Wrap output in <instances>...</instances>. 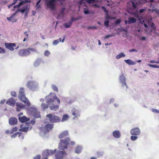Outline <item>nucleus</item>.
<instances>
[{
  "label": "nucleus",
  "instance_id": "49530a36",
  "mask_svg": "<svg viewBox=\"0 0 159 159\" xmlns=\"http://www.w3.org/2000/svg\"><path fill=\"white\" fill-rule=\"evenodd\" d=\"M121 20L120 19H117L115 22L116 24H118L120 23Z\"/></svg>",
  "mask_w": 159,
  "mask_h": 159
},
{
  "label": "nucleus",
  "instance_id": "a19ab883",
  "mask_svg": "<svg viewBox=\"0 0 159 159\" xmlns=\"http://www.w3.org/2000/svg\"><path fill=\"white\" fill-rule=\"evenodd\" d=\"M50 54V52L48 50H46L45 52L44 53V55L45 56H48V55H49Z\"/></svg>",
  "mask_w": 159,
  "mask_h": 159
},
{
  "label": "nucleus",
  "instance_id": "bb28decb",
  "mask_svg": "<svg viewBox=\"0 0 159 159\" xmlns=\"http://www.w3.org/2000/svg\"><path fill=\"white\" fill-rule=\"evenodd\" d=\"M61 42V39L59 38L57 39L54 40L53 42L52 43L54 45H56Z\"/></svg>",
  "mask_w": 159,
  "mask_h": 159
},
{
  "label": "nucleus",
  "instance_id": "a211bd4d",
  "mask_svg": "<svg viewBox=\"0 0 159 159\" xmlns=\"http://www.w3.org/2000/svg\"><path fill=\"white\" fill-rule=\"evenodd\" d=\"M113 136L116 138H119L120 136V134L118 130H115L113 132Z\"/></svg>",
  "mask_w": 159,
  "mask_h": 159
},
{
  "label": "nucleus",
  "instance_id": "e433bc0d",
  "mask_svg": "<svg viewBox=\"0 0 159 159\" xmlns=\"http://www.w3.org/2000/svg\"><path fill=\"white\" fill-rule=\"evenodd\" d=\"M65 9V8H63L62 9H61L60 11V14H61L62 16L63 15Z\"/></svg>",
  "mask_w": 159,
  "mask_h": 159
},
{
  "label": "nucleus",
  "instance_id": "c03bdc74",
  "mask_svg": "<svg viewBox=\"0 0 159 159\" xmlns=\"http://www.w3.org/2000/svg\"><path fill=\"white\" fill-rule=\"evenodd\" d=\"M84 13L85 14H87L89 13L88 9L86 8H84Z\"/></svg>",
  "mask_w": 159,
  "mask_h": 159
},
{
  "label": "nucleus",
  "instance_id": "f704fd0d",
  "mask_svg": "<svg viewBox=\"0 0 159 159\" xmlns=\"http://www.w3.org/2000/svg\"><path fill=\"white\" fill-rule=\"evenodd\" d=\"M48 105L45 103H42L41 105V107L43 110L48 108Z\"/></svg>",
  "mask_w": 159,
  "mask_h": 159
},
{
  "label": "nucleus",
  "instance_id": "4468645a",
  "mask_svg": "<svg viewBox=\"0 0 159 159\" xmlns=\"http://www.w3.org/2000/svg\"><path fill=\"white\" fill-rule=\"evenodd\" d=\"M7 104L11 105L14 106L16 103V100L13 98H11L7 100L6 102Z\"/></svg>",
  "mask_w": 159,
  "mask_h": 159
},
{
  "label": "nucleus",
  "instance_id": "8fccbe9b",
  "mask_svg": "<svg viewBox=\"0 0 159 159\" xmlns=\"http://www.w3.org/2000/svg\"><path fill=\"white\" fill-rule=\"evenodd\" d=\"M146 11L145 9H141L139 11V12L141 13H143Z\"/></svg>",
  "mask_w": 159,
  "mask_h": 159
},
{
  "label": "nucleus",
  "instance_id": "39448f33",
  "mask_svg": "<svg viewBox=\"0 0 159 159\" xmlns=\"http://www.w3.org/2000/svg\"><path fill=\"white\" fill-rule=\"evenodd\" d=\"M35 50L34 48H29L27 49H23L20 50L18 52V54L20 56H26L29 55L30 53V51H34Z\"/></svg>",
  "mask_w": 159,
  "mask_h": 159
},
{
  "label": "nucleus",
  "instance_id": "4c0bfd02",
  "mask_svg": "<svg viewBox=\"0 0 159 159\" xmlns=\"http://www.w3.org/2000/svg\"><path fill=\"white\" fill-rule=\"evenodd\" d=\"M5 52L4 49L0 47V53H4Z\"/></svg>",
  "mask_w": 159,
  "mask_h": 159
},
{
  "label": "nucleus",
  "instance_id": "c756f323",
  "mask_svg": "<svg viewBox=\"0 0 159 159\" xmlns=\"http://www.w3.org/2000/svg\"><path fill=\"white\" fill-rule=\"evenodd\" d=\"M72 24L71 21H69L68 23L65 24V27L66 28H68L71 26Z\"/></svg>",
  "mask_w": 159,
  "mask_h": 159
},
{
  "label": "nucleus",
  "instance_id": "5fc2aeb1",
  "mask_svg": "<svg viewBox=\"0 0 159 159\" xmlns=\"http://www.w3.org/2000/svg\"><path fill=\"white\" fill-rule=\"evenodd\" d=\"M145 1L146 2H152L154 1L153 0H145Z\"/></svg>",
  "mask_w": 159,
  "mask_h": 159
},
{
  "label": "nucleus",
  "instance_id": "412c9836",
  "mask_svg": "<svg viewBox=\"0 0 159 159\" xmlns=\"http://www.w3.org/2000/svg\"><path fill=\"white\" fill-rule=\"evenodd\" d=\"M20 129L19 130L21 131L26 132L28 131L29 129V127H25L24 125H22L20 126Z\"/></svg>",
  "mask_w": 159,
  "mask_h": 159
},
{
  "label": "nucleus",
  "instance_id": "864d4df0",
  "mask_svg": "<svg viewBox=\"0 0 159 159\" xmlns=\"http://www.w3.org/2000/svg\"><path fill=\"white\" fill-rule=\"evenodd\" d=\"M112 35H107L105 36V37H104V39H107V38H110V37H112Z\"/></svg>",
  "mask_w": 159,
  "mask_h": 159
},
{
  "label": "nucleus",
  "instance_id": "603ef678",
  "mask_svg": "<svg viewBox=\"0 0 159 159\" xmlns=\"http://www.w3.org/2000/svg\"><path fill=\"white\" fill-rule=\"evenodd\" d=\"M40 2V0L38 1L36 3V6L38 8H39L40 7V5H39V4Z\"/></svg>",
  "mask_w": 159,
  "mask_h": 159
},
{
  "label": "nucleus",
  "instance_id": "72a5a7b5",
  "mask_svg": "<svg viewBox=\"0 0 159 159\" xmlns=\"http://www.w3.org/2000/svg\"><path fill=\"white\" fill-rule=\"evenodd\" d=\"M17 130V128L16 127H14L10 131V134H13L14 132L16 131Z\"/></svg>",
  "mask_w": 159,
  "mask_h": 159
},
{
  "label": "nucleus",
  "instance_id": "6e6552de",
  "mask_svg": "<svg viewBox=\"0 0 159 159\" xmlns=\"http://www.w3.org/2000/svg\"><path fill=\"white\" fill-rule=\"evenodd\" d=\"M5 45L6 48L11 51L14 50V47L16 46V45L14 43H5Z\"/></svg>",
  "mask_w": 159,
  "mask_h": 159
},
{
  "label": "nucleus",
  "instance_id": "774afa93",
  "mask_svg": "<svg viewBox=\"0 0 159 159\" xmlns=\"http://www.w3.org/2000/svg\"><path fill=\"white\" fill-rule=\"evenodd\" d=\"M17 0H14L13 1V2L12 3V5H14L16 4L17 2Z\"/></svg>",
  "mask_w": 159,
  "mask_h": 159
},
{
  "label": "nucleus",
  "instance_id": "37998d69",
  "mask_svg": "<svg viewBox=\"0 0 159 159\" xmlns=\"http://www.w3.org/2000/svg\"><path fill=\"white\" fill-rule=\"evenodd\" d=\"M11 94L12 96L14 97H16V92L14 91L11 92Z\"/></svg>",
  "mask_w": 159,
  "mask_h": 159
},
{
  "label": "nucleus",
  "instance_id": "20e7f679",
  "mask_svg": "<svg viewBox=\"0 0 159 159\" xmlns=\"http://www.w3.org/2000/svg\"><path fill=\"white\" fill-rule=\"evenodd\" d=\"M46 117L48 118L49 121L51 123H58L61 121V119L59 116L51 113L47 114Z\"/></svg>",
  "mask_w": 159,
  "mask_h": 159
},
{
  "label": "nucleus",
  "instance_id": "393cba45",
  "mask_svg": "<svg viewBox=\"0 0 159 159\" xmlns=\"http://www.w3.org/2000/svg\"><path fill=\"white\" fill-rule=\"evenodd\" d=\"M81 148L80 146H78L77 147L75 150V152L77 154L80 153L81 151Z\"/></svg>",
  "mask_w": 159,
  "mask_h": 159
},
{
  "label": "nucleus",
  "instance_id": "f3484780",
  "mask_svg": "<svg viewBox=\"0 0 159 159\" xmlns=\"http://www.w3.org/2000/svg\"><path fill=\"white\" fill-rule=\"evenodd\" d=\"M68 135V132L67 131H64L61 133L59 135V139L63 138Z\"/></svg>",
  "mask_w": 159,
  "mask_h": 159
},
{
  "label": "nucleus",
  "instance_id": "cd10ccee",
  "mask_svg": "<svg viewBox=\"0 0 159 159\" xmlns=\"http://www.w3.org/2000/svg\"><path fill=\"white\" fill-rule=\"evenodd\" d=\"M18 135H19L18 137H20V136L22 135V133L21 132H17V133H15L14 134L12 135L11 136V137L12 138H15Z\"/></svg>",
  "mask_w": 159,
  "mask_h": 159
},
{
  "label": "nucleus",
  "instance_id": "09e8293b",
  "mask_svg": "<svg viewBox=\"0 0 159 159\" xmlns=\"http://www.w3.org/2000/svg\"><path fill=\"white\" fill-rule=\"evenodd\" d=\"M151 26L153 29H156V26L153 23H152L151 25Z\"/></svg>",
  "mask_w": 159,
  "mask_h": 159
},
{
  "label": "nucleus",
  "instance_id": "9d476101",
  "mask_svg": "<svg viewBox=\"0 0 159 159\" xmlns=\"http://www.w3.org/2000/svg\"><path fill=\"white\" fill-rule=\"evenodd\" d=\"M53 127V124H48L44 126V128L45 132H48L52 130Z\"/></svg>",
  "mask_w": 159,
  "mask_h": 159
},
{
  "label": "nucleus",
  "instance_id": "5701e85b",
  "mask_svg": "<svg viewBox=\"0 0 159 159\" xmlns=\"http://www.w3.org/2000/svg\"><path fill=\"white\" fill-rule=\"evenodd\" d=\"M125 62L129 65H134L136 64V62L132 61L130 59L125 60Z\"/></svg>",
  "mask_w": 159,
  "mask_h": 159
},
{
  "label": "nucleus",
  "instance_id": "a878e982",
  "mask_svg": "<svg viewBox=\"0 0 159 159\" xmlns=\"http://www.w3.org/2000/svg\"><path fill=\"white\" fill-rule=\"evenodd\" d=\"M31 1L30 0H25V1H22L21 2L19 3V4H18L19 6H20L21 5H23L27 2L30 3Z\"/></svg>",
  "mask_w": 159,
  "mask_h": 159
},
{
  "label": "nucleus",
  "instance_id": "e2e57ef3",
  "mask_svg": "<svg viewBox=\"0 0 159 159\" xmlns=\"http://www.w3.org/2000/svg\"><path fill=\"white\" fill-rule=\"evenodd\" d=\"M93 6L94 7H98V8L100 7V6L97 4H93Z\"/></svg>",
  "mask_w": 159,
  "mask_h": 159
},
{
  "label": "nucleus",
  "instance_id": "3c124183",
  "mask_svg": "<svg viewBox=\"0 0 159 159\" xmlns=\"http://www.w3.org/2000/svg\"><path fill=\"white\" fill-rule=\"evenodd\" d=\"M25 8H22V9L20 10H19V11H20V12L23 13L25 12Z\"/></svg>",
  "mask_w": 159,
  "mask_h": 159
},
{
  "label": "nucleus",
  "instance_id": "6e6d98bb",
  "mask_svg": "<svg viewBox=\"0 0 159 159\" xmlns=\"http://www.w3.org/2000/svg\"><path fill=\"white\" fill-rule=\"evenodd\" d=\"M134 51L137 52V50H135V49H131L129 50V52H134Z\"/></svg>",
  "mask_w": 159,
  "mask_h": 159
},
{
  "label": "nucleus",
  "instance_id": "ddd939ff",
  "mask_svg": "<svg viewBox=\"0 0 159 159\" xmlns=\"http://www.w3.org/2000/svg\"><path fill=\"white\" fill-rule=\"evenodd\" d=\"M9 124L11 125H16L17 123V120L14 117H11L9 120Z\"/></svg>",
  "mask_w": 159,
  "mask_h": 159
},
{
  "label": "nucleus",
  "instance_id": "4be33fe9",
  "mask_svg": "<svg viewBox=\"0 0 159 159\" xmlns=\"http://www.w3.org/2000/svg\"><path fill=\"white\" fill-rule=\"evenodd\" d=\"M136 22V20L134 17H129L128 18V23H134Z\"/></svg>",
  "mask_w": 159,
  "mask_h": 159
},
{
  "label": "nucleus",
  "instance_id": "1a4fd4ad",
  "mask_svg": "<svg viewBox=\"0 0 159 159\" xmlns=\"http://www.w3.org/2000/svg\"><path fill=\"white\" fill-rule=\"evenodd\" d=\"M130 133L132 135L137 136L140 134V130L138 128H134L130 131Z\"/></svg>",
  "mask_w": 159,
  "mask_h": 159
},
{
  "label": "nucleus",
  "instance_id": "7ed1b4c3",
  "mask_svg": "<svg viewBox=\"0 0 159 159\" xmlns=\"http://www.w3.org/2000/svg\"><path fill=\"white\" fill-rule=\"evenodd\" d=\"M18 98L20 101L25 103V106L29 107L30 106V102L25 96V90L23 88H21L20 89Z\"/></svg>",
  "mask_w": 159,
  "mask_h": 159
},
{
  "label": "nucleus",
  "instance_id": "9b49d317",
  "mask_svg": "<svg viewBox=\"0 0 159 159\" xmlns=\"http://www.w3.org/2000/svg\"><path fill=\"white\" fill-rule=\"evenodd\" d=\"M119 79L120 82L122 84V86L124 87L125 86L127 88L128 87L125 83V78L123 74H122L120 76Z\"/></svg>",
  "mask_w": 159,
  "mask_h": 159
},
{
  "label": "nucleus",
  "instance_id": "ea45409f",
  "mask_svg": "<svg viewBox=\"0 0 159 159\" xmlns=\"http://www.w3.org/2000/svg\"><path fill=\"white\" fill-rule=\"evenodd\" d=\"M109 21L108 20H106L104 22V25L107 27H108L109 26Z\"/></svg>",
  "mask_w": 159,
  "mask_h": 159
},
{
  "label": "nucleus",
  "instance_id": "680f3d73",
  "mask_svg": "<svg viewBox=\"0 0 159 159\" xmlns=\"http://www.w3.org/2000/svg\"><path fill=\"white\" fill-rule=\"evenodd\" d=\"M24 34L26 36L27 39H28V34H27V31H25L24 32Z\"/></svg>",
  "mask_w": 159,
  "mask_h": 159
},
{
  "label": "nucleus",
  "instance_id": "bf43d9fd",
  "mask_svg": "<svg viewBox=\"0 0 159 159\" xmlns=\"http://www.w3.org/2000/svg\"><path fill=\"white\" fill-rule=\"evenodd\" d=\"M88 28H89V29H97V27H95V26L89 27Z\"/></svg>",
  "mask_w": 159,
  "mask_h": 159
},
{
  "label": "nucleus",
  "instance_id": "4d7b16f0",
  "mask_svg": "<svg viewBox=\"0 0 159 159\" xmlns=\"http://www.w3.org/2000/svg\"><path fill=\"white\" fill-rule=\"evenodd\" d=\"M150 62L151 63H159V61H156L154 60H152V61H151Z\"/></svg>",
  "mask_w": 159,
  "mask_h": 159
},
{
  "label": "nucleus",
  "instance_id": "a18cd8bd",
  "mask_svg": "<svg viewBox=\"0 0 159 159\" xmlns=\"http://www.w3.org/2000/svg\"><path fill=\"white\" fill-rule=\"evenodd\" d=\"M149 66L153 68H158V66L156 65L149 64Z\"/></svg>",
  "mask_w": 159,
  "mask_h": 159
},
{
  "label": "nucleus",
  "instance_id": "aec40b11",
  "mask_svg": "<svg viewBox=\"0 0 159 159\" xmlns=\"http://www.w3.org/2000/svg\"><path fill=\"white\" fill-rule=\"evenodd\" d=\"M34 81H29L26 84L27 87L30 89H32L34 85Z\"/></svg>",
  "mask_w": 159,
  "mask_h": 159
},
{
  "label": "nucleus",
  "instance_id": "f8f14e48",
  "mask_svg": "<svg viewBox=\"0 0 159 159\" xmlns=\"http://www.w3.org/2000/svg\"><path fill=\"white\" fill-rule=\"evenodd\" d=\"M72 114L74 116V119L80 116L79 111L75 109H73L72 111Z\"/></svg>",
  "mask_w": 159,
  "mask_h": 159
},
{
  "label": "nucleus",
  "instance_id": "f257e3e1",
  "mask_svg": "<svg viewBox=\"0 0 159 159\" xmlns=\"http://www.w3.org/2000/svg\"><path fill=\"white\" fill-rule=\"evenodd\" d=\"M70 140L69 137L66 138L65 139H61L59 145V148L63 151H58L56 154L55 156L57 159H62L64 154L65 153L64 149L66 148L67 146L69 143Z\"/></svg>",
  "mask_w": 159,
  "mask_h": 159
},
{
  "label": "nucleus",
  "instance_id": "c85d7f7f",
  "mask_svg": "<svg viewBox=\"0 0 159 159\" xmlns=\"http://www.w3.org/2000/svg\"><path fill=\"white\" fill-rule=\"evenodd\" d=\"M69 118V116L67 114H65L62 117V118L61 120V121L62 122H63L64 121H65L66 120Z\"/></svg>",
  "mask_w": 159,
  "mask_h": 159
},
{
  "label": "nucleus",
  "instance_id": "de8ad7c7",
  "mask_svg": "<svg viewBox=\"0 0 159 159\" xmlns=\"http://www.w3.org/2000/svg\"><path fill=\"white\" fill-rule=\"evenodd\" d=\"M41 156L40 155H38L37 156L34 157V159H40Z\"/></svg>",
  "mask_w": 159,
  "mask_h": 159
},
{
  "label": "nucleus",
  "instance_id": "c9c22d12",
  "mask_svg": "<svg viewBox=\"0 0 159 159\" xmlns=\"http://www.w3.org/2000/svg\"><path fill=\"white\" fill-rule=\"evenodd\" d=\"M138 137L136 136H132L130 137L131 140L132 141H134L138 139Z\"/></svg>",
  "mask_w": 159,
  "mask_h": 159
},
{
  "label": "nucleus",
  "instance_id": "338daca9",
  "mask_svg": "<svg viewBox=\"0 0 159 159\" xmlns=\"http://www.w3.org/2000/svg\"><path fill=\"white\" fill-rule=\"evenodd\" d=\"M141 39L143 40H145L146 39V38L145 37L142 36L141 38Z\"/></svg>",
  "mask_w": 159,
  "mask_h": 159
},
{
  "label": "nucleus",
  "instance_id": "7c9ffc66",
  "mask_svg": "<svg viewBox=\"0 0 159 159\" xmlns=\"http://www.w3.org/2000/svg\"><path fill=\"white\" fill-rule=\"evenodd\" d=\"M125 56V54H124L122 52H121L116 56V59H119L121 57H124Z\"/></svg>",
  "mask_w": 159,
  "mask_h": 159
},
{
  "label": "nucleus",
  "instance_id": "0e129e2a",
  "mask_svg": "<svg viewBox=\"0 0 159 159\" xmlns=\"http://www.w3.org/2000/svg\"><path fill=\"white\" fill-rule=\"evenodd\" d=\"M76 20V19H75L73 17H72V18H71L70 20V21H71L72 24V23L73 22L74 20Z\"/></svg>",
  "mask_w": 159,
  "mask_h": 159
},
{
  "label": "nucleus",
  "instance_id": "58836bf2",
  "mask_svg": "<svg viewBox=\"0 0 159 159\" xmlns=\"http://www.w3.org/2000/svg\"><path fill=\"white\" fill-rule=\"evenodd\" d=\"M56 150H54V151L50 150L49 151V152H48V153L49 154L52 155L55 153L56 152Z\"/></svg>",
  "mask_w": 159,
  "mask_h": 159
},
{
  "label": "nucleus",
  "instance_id": "13d9d810",
  "mask_svg": "<svg viewBox=\"0 0 159 159\" xmlns=\"http://www.w3.org/2000/svg\"><path fill=\"white\" fill-rule=\"evenodd\" d=\"M134 16L136 18H139V16L138 14H137V13H134Z\"/></svg>",
  "mask_w": 159,
  "mask_h": 159
},
{
  "label": "nucleus",
  "instance_id": "dca6fc26",
  "mask_svg": "<svg viewBox=\"0 0 159 159\" xmlns=\"http://www.w3.org/2000/svg\"><path fill=\"white\" fill-rule=\"evenodd\" d=\"M16 110L18 111H20L21 109L25 107L24 105L21 103L17 102L16 104Z\"/></svg>",
  "mask_w": 159,
  "mask_h": 159
},
{
  "label": "nucleus",
  "instance_id": "423d86ee",
  "mask_svg": "<svg viewBox=\"0 0 159 159\" xmlns=\"http://www.w3.org/2000/svg\"><path fill=\"white\" fill-rule=\"evenodd\" d=\"M28 111L29 112L34 115V116L35 118L40 117L39 113L37 111V110L35 109L30 107L28 108Z\"/></svg>",
  "mask_w": 159,
  "mask_h": 159
},
{
  "label": "nucleus",
  "instance_id": "2eb2a0df",
  "mask_svg": "<svg viewBox=\"0 0 159 159\" xmlns=\"http://www.w3.org/2000/svg\"><path fill=\"white\" fill-rule=\"evenodd\" d=\"M18 119L20 121L21 123H24L30 120V118L26 117L25 116H19Z\"/></svg>",
  "mask_w": 159,
  "mask_h": 159
},
{
  "label": "nucleus",
  "instance_id": "f03ea898",
  "mask_svg": "<svg viewBox=\"0 0 159 159\" xmlns=\"http://www.w3.org/2000/svg\"><path fill=\"white\" fill-rule=\"evenodd\" d=\"M47 98V103L49 106V107L51 110L56 111L59 108V106L57 105H54V102L55 99L57 102L58 104L60 102V100L57 96L50 93L46 97Z\"/></svg>",
  "mask_w": 159,
  "mask_h": 159
},
{
  "label": "nucleus",
  "instance_id": "69168bd1",
  "mask_svg": "<svg viewBox=\"0 0 159 159\" xmlns=\"http://www.w3.org/2000/svg\"><path fill=\"white\" fill-rule=\"evenodd\" d=\"M10 131H9V130H6L5 131L6 133L7 134H10Z\"/></svg>",
  "mask_w": 159,
  "mask_h": 159
},
{
  "label": "nucleus",
  "instance_id": "473e14b6",
  "mask_svg": "<svg viewBox=\"0 0 159 159\" xmlns=\"http://www.w3.org/2000/svg\"><path fill=\"white\" fill-rule=\"evenodd\" d=\"M86 2L89 4H91L94 3V2H97L98 1L96 0H86Z\"/></svg>",
  "mask_w": 159,
  "mask_h": 159
},
{
  "label": "nucleus",
  "instance_id": "2f4dec72",
  "mask_svg": "<svg viewBox=\"0 0 159 159\" xmlns=\"http://www.w3.org/2000/svg\"><path fill=\"white\" fill-rule=\"evenodd\" d=\"M52 88L53 90L57 92H58V89L57 87L55 85L52 84Z\"/></svg>",
  "mask_w": 159,
  "mask_h": 159
},
{
  "label": "nucleus",
  "instance_id": "0eeeda50",
  "mask_svg": "<svg viewBox=\"0 0 159 159\" xmlns=\"http://www.w3.org/2000/svg\"><path fill=\"white\" fill-rule=\"evenodd\" d=\"M46 5L48 7L52 10H54L56 8L55 2L53 0H50L46 1Z\"/></svg>",
  "mask_w": 159,
  "mask_h": 159
},
{
  "label": "nucleus",
  "instance_id": "79ce46f5",
  "mask_svg": "<svg viewBox=\"0 0 159 159\" xmlns=\"http://www.w3.org/2000/svg\"><path fill=\"white\" fill-rule=\"evenodd\" d=\"M40 63L39 61H35L34 64V66H38L39 65Z\"/></svg>",
  "mask_w": 159,
  "mask_h": 159
},
{
  "label": "nucleus",
  "instance_id": "052dcab7",
  "mask_svg": "<svg viewBox=\"0 0 159 159\" xmlns=\"http://www.w3.org/2000/svg\"><path fill=\"white\" fill-rule=\"evenodd\" d=\"M102 8L104 10V11L105 12H106L107 13V12H108L106 10V8L104 7V6L102 7Z\"/></svg>",
  "mask_w": 159,
  "mask_h": 159
},
{
  "label": "nucleus",
  "instance_id": "6ab92c4d",
  "mask_svg": "<svg viewBox=\"0 0 159 159\" xmlns=\"http://www.w3.org/2000/svg\"><path fill=\"white\" fill-rule=\"evenodd\" d=\"M16 13L13 14L10 17H7V19L9 21H11L12 22H15L16 21L17 19L15 18L14 16L16 15Z\"/></svg>",
  "mask_w": 159,
  "mask_h": 159
},
{
  "label": "nucleus",
  "instance_id": "b1692460",
  "mask_svg": "<svg viewBox=\"0 0 159 159\" xmlns=\"http://www.w3.org/2000/svg\"><path fill=\"white\" fill-rule=\"evenodd\" d=\"M135 0H131L130 1V2L132 3V7L133 9H135L137 7L138 4L137 2L135 3Z\"/></svg>",
  "mask_w": 159,
  "mask_h": 159
}]
</instances>
